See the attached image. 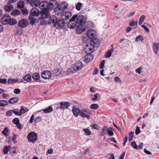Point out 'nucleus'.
<instances>
[{
    "instance_id": "f257e3e1",
    "label": "nucleus",
    "mask_w": 159,
    "mask_h": 159,
    "mask_svg": "<svg viewBox=\"0 0 159 159\" xmlns=\"http://www.w3.org/2000/svg\"><path fill=\"white\" fill-rule=\"evenodd\" d=\"M1 21L3 25L9 24L10 25H14L17 23L16 20L14 19L11 18L8 15H6L3 16Z\"/></svg>"
},
{
    "instance_id": "f03ea898",
    "label": "nucleus",
    "mask_w": 159,
    "mask_h": 159,
    "mask_svg": "<svg viewBox=\"0 0 159 159\" xmlns=\"http://www.w3.org/2000/svg\"><path fill=\"white\" fill-rule=\"evenodd\" d=\"M52 1V2H51L49 4L47 2L44 1L42 2L41 3L40 2L39 5V7L41 10L49 9V7L52 8L54 6L53 3H54L55 4H57V2L55 1Z\"/></svg>"
},
{
    "instance_id": "7ed1b4c3",
    "label": "nucleus",
    "mask_w": 159,
    "mask_h": 159,
    "mask_svg": "<svg viewBox=\"0 0 159 159\" xmlns=\"http://www.w3.org/2000/svg\"><path fill=\"white\" fill-rule=\"evenodd\" d=\"M77 15H74L69 20V22L67 25V27L72 29L75 28L77 23L76 19Z\"/></svg>"
},
{
    "instance_id": "20e7f679",
    "label": "nucleus",
    "mask_w": 159,
    "mask_h": 159,
    "mask_svg": "<svg viewBox=\"0 0 159 159\" xmlns=\"http://www.w3.org/2000/svg\"><path fill=\"white\" fill-rule=\"evenodd\" d=\"M57 14L60 16L61 19L64 20H66L70 18L71 15L72 14L70 11L60 12H57Z\"/></svg>"
},
{
    "instance_id": "39448f33",
    "label": "nucleus",
    "mask_w": 159,
    "mask_h": 159,
    "mask_svg": "<svg viewBox=\"0 0 159 159\" xmlns=\"http://www.w3.org/2000/svg\"><path fill=\"white\" fill-rule=\"evenodd\" d=\"M29 142L33 143L36 141L38 139L37 134L34 132H30L27 136Z\"/></svg>"
},
{
    "instance_id": "423d86ee",
    "label": "nucleus",
    "mask_w": 159,
    "mask_h": 159,
    "mask_svg": "<svg viewBox=\"0 0 159 159\" xmlns=\"http://www.w3.org/2000/svg\"><path fill=\"white\" fill-rule=\"evenodd\" d=\"M55 27L57 29H65L66 28V23L64 20H62L57 21L55 24Z\"/></svg>"
},
{
    "instance_id": "0eeeda50",
    "label": "nucleus",
    "mask_w": 159,
    "mask_h": 159,
    "mask_svg": "<svg viewBox=\"0 0 159 159\" xmlns=\"http://www.w3.org/2000/svg\"><path fill=\"white\" fill-rule=\"evenodd\" d=\"M86 18L87 17L86 16L82 15L78 16L77 15L75 20L78 24L83 25L86 23L87 20Z\"/></svg>"
},
{
    "instance_id": "6e6552de",
    "label": "nucleus",
    "mask_w": 159,
    "mask_h": 159,
    "mask_svg": "<svg viewBox=\"0 0 159 159\" xmlns=\"http://www.w3.org/2000/svg\"><path fill=\"white\" fill-rule=\"evenodd\" d=\"M91 114L89 109H84L81 110L80 116L83 117L89 118Z\"/></svg>"
},
{
    "instance_id": "1a4fd4ad",
    "label": "nucleus",
    "mask_w": 159,
    "mask_h": 159,
    "mask_svg": "<svg viewBox=\"0 0 159 159\" xmlns=\"http://www.w3.org/2000/svg\"><path fill=\"white\" fill-rule=\"evenodd\" d=\"M41 75V77L44 79H48L52 77V74L50 71L45 70L42 72Z\"/></svg>"
},
{
    "instance_id": "9d476101",
    "label": "nucleus",
    "mask_w": 159,
    "mask_h": 159,
    "mask_svg": "<svg viewBox=\"0 0 159 159\" xmlns=\"http://www.w3.org/2000/svg\"><path fill=\"white\" fill-rule=\"evenodd\" d=\"M40 13L42 18L45 19L49 18L50 16L49 8L41 10Z\"/></svg>"
},
{
    "instance_id": "9b49d317",
    "label": "nucleus",
    "mask_w": 159,
    "mask_h": 159,
    "mask_svg": "<svg viewBox=\"0 0 159 159\" xmlns=\"http://www.w3.org/2000/svg\"><path fill=\"white\" fill-rule=\"evenodd\" d=\"M97 35L96 31L93 29L88 30L86 33V36L89 39L94 38Z\"/></svg>"
},
{
    "instance_id": "f8f14e48",
    "label": "nucleus",
    "mask_w": 159,
    "mask_h": 159,
    "mask_svg": "<svg viewBox=\"0 0 159 159\" xmlns=\"http://www.w3.org/2000/svg\"><path fill=\"white\" fill-rule=\"evenodd\" d=\"M67 4L65 2H63L61 3L59 6H58V7L57 8V11H58L57 12H64L65 9L67 8Z\"/></svg>"
},
{
    "instance_id": "ddd939ff",
    "label": "nucleus",
    "mask_w": 159,
    "mask_h": 159,
    "mask_svg": "<svg viewBox=\"0 0 159 159\" xmlns=\"http://www.w3.org/2000/svg\"><path fill=\"white\" fill-rule=\"evenodd\" d=\"M82 63L80 61L75 62L73 66V68L75 71L80 70L82 67Z\"/></svg>"
},
{
    "instance_id": "4468645a",
    "label": "nucleus",
    "mask_w": 159,
    "mask_h": 159,
    "mask_svg": "<svg viewBox=\"0 0 159 159\" xmlns=\"http://www.w3.org/2000/svg\"><path fill=\"white\" fill-rule=\"evenodd\" d=\"M86 29V27L84 25L79 24L76 28V32L77 34H81L84 32Z\"/></svg>"
},
{
    "instance_id": "2eb2a0df",
    "label": "nucleus",
    "mask_w": 159,
    "mask_h": 159,
    "mask_svg": "<svg viewBox=\"0 0 159 159\" xmlns=\"http://www.w3.org/2000/svg\"><path fill=\"white\" fill-rule=\"evenodd\" d=\"M29 24L28 21L25 19H23L19 21L18 23V26L21 28L26 27Z\"/></svg>"
},
{
    "instance_id": "dca6fc26",
    "label": "nucleus",
    "mask_w": 159,
    "mask_h": 159,
    "mask_svg": "<svg viewBox=\"0 0 159 159\" xmlns=\"http://www.w3.org/2000/svg\"><path fill=\"white\" fill-rule=\"evenodd\" d=\"M72 111L74 116L75 117H77L79 115H80L81 110L79 108L73 106L72 108Z\"/></svg>"
},
{
    "instance_id": "f3484780",
    "label": "nucleus",
    "mask_w": 159,
    "mask_h": 159,
    "mask_svg": "<svg viewBox=\"0 0 159 159\" xmlns=\"http://www.w3.org/2000/svg\"><path fill=\"white\" fill-rule=\"evenodd\" d=\"M59 105L60 109L64 110L68 107L70 103L67 102H61L59 103Z\"/></svg>"
},
{
    "instance_id": "a211bd4d",
    "label": "nucleus",
    "mask_w": 159,
    "mask_h": 159,
    "mask_svg": "<svg viewBox=\"0 0 159 159\" xmlns=\"http://www.w3.org/2000/svg\"><path fill=\"white\" fill-rule=\"evenodd\" d=\"M99 43V40L97 38H95L90 41V45L94 47H97Z\"/></svg>"
},
{
    "instance_id": "6ab92c4d",
    "label": "nucleus",
    "mask_w": 159,
    "mask_h": 159,
    "mask_svg": "<svg viewBox=\"0 0 159 159\" xmlns=\"http://www.w3.org/2000/svg\"><path fill=\"white\" fill-rule=\"evenodd\" d=\"M85 49L86 51V53H87L88 52L89 53L91 52L94 47L93 46H92V45H90V43L87 44L85 45Z\"/></svg>"
},
{
    "instance_id": "aec40b11",
    "label": "nucleus",
    "mask_w": 159,
    "mask_h": 159,
    "mask_svg": "<svg viewBox=\"0 0 159 159\" xmlns=\"http://www.w3.org/2000/svg\"><path fill=\"white\" fill-rule=\"evenodd\" d=\"M57 21V18L56 16L52 15L50 16L48 20V23L49 24H53L55 26V24Z\"/></svg>"
},
{
    "instance_id": "412c9836",
    "label": "nucleus",
    "mask_w": 159,
    "mask_h": 159,
    "mask_svg": "<svg viewBox=\"0 0 159 159\" xmlns=\"http://www.w3.org/2000/svg\"><path fill=\"white\" fill-rule=\"evenodd\" d=\"M40 2L39 0H31L30 3L33 7H36L39 6Z\"/></svg>"
},
{
    "instance_id": "4be33fe9",
    "label": "nucleus",
    "mask_w": 159,
    "mask_h": 159,
    "mask_svg": "<svg viewBox=\"0 0 159 159\" xmlns=\"http://www.w3.org/2000/svg\"><path fill=\"white\" fill-rule=\"evenodd\" d=\"M5 11L7 12H9L13 9L12 4L10 3H8L4 7Z\"/></svg>"
},
{
    "instance_id": "5701e85b",
    "label": "nucleus",
    "mask_w": 159,
    "mask_h": 159,
    "mask_svg": "<svg viewBox=\"0 0 159 159\" xmlns=\"http://www.w3.org/2000/svg\"><path fill=\"white\" fill-rule=\"evenodd\" d=\"M53 110V108L51 106H49L48 107L45 109L41 110L39 111L38 112H39L41 111H43V113L47 114L52 112Z\"/></svg>"
},
{
    "instance_id": "b1692460",
    "label": "nucleus",
    "mask_w": 159,
    "mask_h": 159,
    "mask_svg": "<svg viewBox=\"0 0 159 159\" xmlns=\"http://www.w3.org/2000/svg\"><path fill=\"white\" fill-rule=\"evenodd\" d=\"M153 50L155 53L157 55L158 51L159 50V42L157 43H154L153 44Z\"/></svg>"
},
{
    "instance_id": "393cba45",
    "label": "nucleus",
    "mask_w": 159,
    "mask_h": 159,
    "mask_svg": "<svg viewBox=\"0 0 159 159\" xmlns=\"http://www.w3.org/2000/svg\"><path fill=\"white\" fill-rule=\"evenodd\" d=\"M93 58V55L90 54H89L86 55L85 57V61L86 63H89L91 61Z\"/></svg>"
},
{
    "instance_id": "a878e982",
    "label": "nucleus",
    "mask_w": 159,
    "mask_h": 159,
    "mask_svg": "<svg viewBox=\"0 0 159 159\" xmlns=\"http://www.w3.org/2000/svg\"><path fill=\"white\" fill-rule=\"evenodd\" d=\"M16 29L15 31V34L16 35H19L22 34L23 32L22 29L20 27H16Z\"/></svg>"
},
{
    "instance_id": "bb28decb",
    "label": "nucleus",
    "mask_w": 159,
    "mask_h": 159,
    "mask_svg": "<svg viewBox=\"0 0 159 159\" xmlns=\"http://www.w3.org/2000/svg\"><path fill=\"white\" fill-rule=\"evenodd\" d=\"M30 15L33 16H38L39 15V12L37 10H34V8L31 9L30 12Z\"/></svg>"
},
{
    "instance_id": "cd10ccee",
    "label": "nucleus",
    "mask_w": 159,
    "mask_h": 159,
    "mask_svg": "<svg viewBox=\"0 0 159 159\" xmlns=\"http://www.w3.org/2000/svg\"><path fill=\"white\" fill-rule=\"evenodd\" d=\"M32 78L35 80H38L40 78L39 74L38 73H35L32 74Z\"/></svg>"
},
{
    "instance_id": "c85d7f7f",
    "label": "nucleus",
    "mask_w": 159,
    "mask_h": 159,
    "mask_svg": "<svg viewBox=\"0 0 159 159\" xmlns=\"http://www.w3.org/2000/svg\"><path fill=\"white\" fill-rule=\"evenodd\" d=\"M20 11L17 9H15L12 11L11 12V15L15 16L20 14Z\"/></svg>"
},
{
    "instance_id": "c756f323",
    "label": "nucleus",
    "mask_w": 159,
    "mask_h": 159,
    "mask_svg": "<svg viewBox=\"0 0 159 159\" xmlns=\"http://www.w3.org/2000/svg\"><path fill=\"white\" fill-rule=\"evenodd\" d=\"M25 81L29 82L31 80V76L30 74H27L25 75L23 78Z\"/></svg>"
},
{
    "instance_id": "7c9ffc66",
    "label": "nucleus",
    "mask_w": 159,
    "mask_h": 159,
    "mask_svg": "<svg viewBox=\"0 0 159 159\" xmlns=\"http://www.w3.org/2000/svg\"><path fill=\"white\" fill-rule=\"evenodd\" d=\"M107 129V127L104 126L101 130V133L102 136H103L106 134Z\"/></svg>"
},
{
    "instance_id": "2f4dec72",
    "label": "nucleus",
    "mask_w": 159,
    "mask_h": 159,
    "mask_svg": "<svg viewBox=\"0 0 159 159\" xmlns=\"http://www.w3.org/2000/svg\"><path fill=\"white\" fill-rule=\"evenodd\" d=\"M11 148V147L10 146H8L5 147L3 150V153L5 154H7Z\"/></svg>"
},
{
    "instance_id": "473e14b6",
    "label": "nucleus",
    "mask_w": 159,
    "mask_h": 159,
    "mask_svg": "<svg viewBox=\"0 0 159 159\" xmlns=\"http://www.w3.org/2000/svg\"><path fill=\"white\" fill-rule=\"evenodd\" d=\"M24 6L25 3L23 1H19L17 3V7L21 9L24 8Z\"/></svg>"
},
{
    "instance_id": "72a5a7b5",
    "label": "nucleus",
    "mask_w": 159,
    "mask_h": 159,
    "mask_svg": "<svg viewBox=\"0 0 159 159\" xmlns=\"http://www.w3.org/2000/svg\"><path fill=\"white\" fill-rule=\"evenodd\" d=\"M18 101V98H17L14 97L10 98L9 102L11 104H12L17 102Z\"/></svg>"
},
{
    "instance_id": "f704fd0d",
    "label": "nucleus",
    "mask_w": 159,
    "mask_h": 159,
    "mask_svg": "<svg viewBox=\"0 0 159 159\" xmlns=\"http://www.w3.org/2000/svg\"><path fill=\"white\" fill-rule=\"evenodd\" d=\"M8 101L5 100H1L0 101V106L3 107L7 105L8 104Z\"/></svg>"
},
{
    "instance_id": "c9c22d12",
    "label": "nucleus",
    "mask_w": 159,
    "mask_h": 159,
    "mask_svg": "<svg viewBox=\"0 0 159 159\" xmlns=\"http://www.w3.org/2000/svg\"><path fill=\"white\" fill-rule=\"evenodd\" d=\"M28 111V109L25 107L24 106H21L20 112L21 115L25 113L26 112Z\"/></svg>"
},
{
    "instance_id": "e433bc0d",
    "label": "nucleus",
    "mask_w": 159,
    "mask_h": 159,
    "mask_svg": "<svg viewBox=\"0 0 159 159\" xmlns=\"http://www.w3.org/2000/svg\"><path fill=\"white\" fill-rule=\"evenodd\" d=\"M33 16H30L29 17V19L30 20V23L31 25H34V24L36 21V19L34 17H33Z\"/></svg>"
},
{
    "instance_id": "4c0bfd02",
    "label": "nucleus",
    "mask_w": 159,
    "mask_h": 159,
    "mask_svg": "<svg viewBox=\"0 0 159 159\" xmlns=\"http://www.w3.org/2000/svg\"><path fill=\"white\" fill-rule=\"evenodd\" d=\"M144 40V38L143 36L140 35L137 36L135 38V41L139 42V41L142 42Z\"/></svg>"
},
{
    "instance_id": "58836bf2",
    "label": "nucleus",
    "mask_w": 159,
    "mask_h": 159,
    "mask_svg": "<svg viewBox=\"0 0 159 159\" xmlns=\"http://www.w3.org/2000/svg\"><path fill=\"white\" fill-rule=\"evenodd\" d=\"M18 81V79H9L7 80L8 84H14Z\"/></svg>"
},
{
    "instance_id": "ea45409f",
    "label": "nucleus",
    "mask_w": 159,
    "mask_h": 159,
    "mask_svg": "<svg viewBox=\"0 0 159 159\" xmlns=\"http://www.w3.org/2000/svg\"><path fill=\"white\" fill-rule=\"evenodd\" d=\"M113 52V49H110L107 52L105 53L106 57L107 58H109L111 55V53Z\"/></svg>"
},
{
    "instance_id": "a19ab883",
    "label": "nucleus",
    "mask_w": 159,
    "mask_h": 159,
    "mask_svg": "<svg viewBox=\"0 0 159 159\" xmlns=\"http://www.w3.org/2000/svg\"><path fill=\"white\" fill-rule=\"evenodd\" d=\"M83 130L84 132L86 135L89 136L91 134V132L89 129L87 128H84L83 129Z\"/></svg>"
},
{
    "instance_id": "79ce46f5",
    "label": "nucleus",
    "mask_w": 159,
    "mask_h": 159,
    "mask_svg": "<svg viewBox=\"0 0 159 159\" xmlns=\"http://www.w3.org/2000/svg\"><path fill=\"white\" fill-rule=\"evenodd\" d=\"M90 108L92 109L97 110L98 108V106L97 104H92L90 105Z\"/></svg>"
},
{
    "instance_id": "37998d69",
    "label": "nucleus",
    "mask_w": 159,
    "mask_h": 159,
    "mask_svg": "<svg viewBox=\"0 0 159 159\" xmlns=\"http://www.w3.org/2000/svg\"><path fill=\"white\" fill-rule=\"evenodd\" d=\"M145 18V16L144 15H142L140 16L139 20V25H141L142 23L143 22Z\"/></svg>"
},
{
    "instance_id": "c03bdc74",
    "label": "nucleus",
    "mask_w": 159,
    "mask_h": 159,
    "mask_svg": "<svg viewBox=\"0 0 159 159\" xmlns=\"http://www.w3.org/2000/svg\"><path fill=\"white\" fill-rule=\"evenodd\" d=\"M107 134L110 136H112L113 135V132L112 131V128L110 127L107 129Z\"/></svg>"
},
{
    "instance_id": "a18cd8bd",
    "label": "nucleus",
    "mask_w": 159,
    "mask_h": 159,
    "mask_svg": "<svg viewBox=\"0 0 159 159\" xmlns=\"http://www.w3.org/2000/svg\"><path fill=\"white\" fill-rule=\"evenodd\" d=\"M131 145L132 147H133L134 148L136 149H139L138 147L136 144V143L135 142H132L131 143Z\"/></svg>"
},
{
    "instance_id": "49530a36",
    "label": "nucleus",
    "mask_w": 159,
    "mask_h": 159,
    "mask_svg": "<svg viewBox=\"0 0 159 159\" xmlns=\"http://www.w3.org/2000/svg\"><path fill=\"white\" fill-rule=\"evenodd\" d=\"M134 133L133 132L131 131L129 134V141L132 140L134 137Z\"/></svg>"
},
{
    "instance_id": "de8ad7c7",
    "label": "nucleus",
    "mask_w": 159,
    "mask_h": 159,
    "mask_svg": "<svg viewBox=\"0 0 159 159\" xmlns=\"http://www.w3.org/2000/svg\"><path fill=\"white\" fill-rule=\"evenodd\" d=\"M21 11L24 15H26L28 14V11L25 8H24L21 9Z\"/></svg>"
},
{
    "instance_id": "09e8293b",
    "label": "nucleus",
    "mask_w": 159,
    "mask_h": 159,
    "mask_svg": "<svg viewBox=\"0 0 159 159\" xmlns=\"http://www.w3.org/2000/svg\"><path fill=\"white\" fill-rule=\"evenodd\" d=\"M82 7V4L80 2L78 3L77 5L76 6V9L78 10L79 11L81 8Z\"/></svg>"
},
{
    "instance_id": "8fccbe9b",
    "label": "nucleus",
    "mask_w": 159,
    "mask_h": 159,
    "mask_svg": "<svg viewBox=\"0 0 159 159\" xmlns=\"http://www.w3.org/2000/svg\"><path fill=\"white\" fill-rule=\"evenodd\" d=\"M42 120V118L41 116H39L37 117L34 119V122L35 124H37L39 122Z\"/></svg>"
},
{
    "instance_id": "3c124183",
    "label": "nucleus",
    "mask_w": 159,
    "mask_h": 159,
    "mask_svg": "<svg viewBox=\"0 0 159 159\" xmlns=\"http://www.w3.org/2000/svg\"><path fill=\"white\" fill-rule=\"evenodd\" d=\"M17 110L18 109H17L15 110H12V111L14 114L16 115L21 116V113H19V111H17Z\"/></svg>"
},
{
    "instance_id": "603ef678",
    "label": "nucleus",
    "mask_w": 159,
    "mask_h": 159,
    "mask_svg": "<svg viewBox=\"0 0 159 159\" xmlns=\"http://www.w3.org/2000/svg\"><path fill=\"white\" fill-rule=\"evenodd\" d=\"M86 25L87 27L90 28L93 26V24L91 21H88L86 23Z\"/></svg>"
},
{
    "instance_id": "864d4df0",
    "label": "nucleus",
    "mask_w": 159,
    "mask_h": 159,
    "mask_svg": "<svg viewBox=\"0 0 159 159\" xmlns=\"http://www.w3.org/2000/svg\"><path fill=\"white\" fill-rule=\"evenodd\" d=\"M89 39H88L87 38V37L84 36L83 37L82 39V41L83 42L85 43H88L89 42Z\"/></svg>"
},
{
    "instance_id": "5fc2aeb1",
    "label": "nucleus",
    "mask_w": 159,
    "mask_h": 159,
    "mask_svg": "<svg viewBox=\"0 0 159 159\" xmlns=\"http://www.w3.org/2000/svg\"><path fill=\"white\" fill-rule=\"evenodd\" d=\"M2 133L5 136H7L8 134V129H7V128H5L4 130L2 132Z\"/></svg>"
},
{
    "instance_id": "6e6d98bb",
    "label": "nucleus",
    "mask_w": 159,
    "mask_h": 159,
    "mask_svg": "<svg viewBox=\"0 0 159 159\" xmlns=\"http://www.w3.org/2000/svg\"><path fill=\"white\" fill-rule=\"evenodd\" d=\"M12 122H13L14 124L15 125L17 124L20 122L19 119L17 118H15L12 120Z\"/></svg>"
},
{
    "instance_id": "4d7b16f0",
    "label": "nucleus",
    "mask_w": 159,
    "mask_h": 159,
    "mask_svg": "<svg viewBox=\"0 0 159 159\" xmlns=\"http://www.w3.org/2000/svg\"><path fill=\"white\" fill-rule=\"evenodd\" d=\"M100 97V95L98 94H96L94 95V96L93 98H91L92 100L94 101Z\"/></svg>"
},
{
    "instance_id": "13d9d810",
    "label": "nucleus",
    "mask_w": 159,
    "mask_h": 159,
    "mask_svg": "<svg viewBox=\"0 0 159 159\" xmlns=\"http://www.w3.org/2000/svg\"><path fill=\"white\" fill-rule=\"evenodd\" d=\"M55 73L56 76H58L61 74V72L58 69H56L55 70Z\"/></svg>"
},
{
    "instance_id": "bf43d9fd",
    "label": "nucleus",
    "mask_w": 159,
    "mask_h": 159,
    "mask_svg": "<svg viewBox=\"0 0 159 159\" xmlns=\"http://www.w3.org/2000/svg\"><path fill=\"white\" fill-rule=\"evenodd\" d=\"M90 126L94 129H98L99 128V126L96 124H94Z\"/></svg>"
},
{
    "instance_id": "052dcab7",
    "label": "nucleus",
    "mask_w": 159,
    "mask_h": 159,
    "mask_svg": "<svg viewBox=\"0 0 159 159\" xmlns=\"http://www.w3.org/2000/svg\"><path fill=\"white\" fill-rule=\"evenodd\" d=\"M104 64H105V61L103 60L101 62L100 65V69H102L104 68Z\"/></svg>"
},
{
    "instance_id": "680f3d73",
    "label": "nucleus",
    "mask_w": 159,
    "mask_h": 159,
    "mask_svg": "<svg viewBox=\"0 0 159 159\" xmlns=\"http://www.w3.org/2000/svg\"><path fill=\"white\" fill-rule=\"evenodd\" d=\"M141 131L140 130V128L137 126L136 127V129L135 130V133L136 135H138L140 132Z\"/></svg>"
},
{
    "instance_id": "e2e57ef3",
    "label": "nucleus",
    "mask_w": 159,
    "mask_h": 159,
    "mask_svg": "<svg viewBox=\"0 0 159 159\" xmlns=\"http://www.w3.org/2000/svg\"><path fill=\"white\" fill-rule=\"evenodd\" d=\"M20 92V90L19 89H15L14 91V93L16 94H19Z\"/></svg>"
},
{
    "instance_id": "0e129e2a",
    "label": "nucleus",
    "mask_w": 159,
    "mask_h": 159,
    "mask_svg": "<svg viewBox=\"0 0 159 159\" xmlns=\"http://www.w3.org/2000/svg\"><path fill=\"white\" fill-rule=\"evenodd\" d=\"M141 27L144 29V30L147 31L149 32V29L148 28V27L144 25H141Z\"/></svg>"
},
{
    "instance_id": "69168bd1",
    "label": "nucleus",
    "mask_w": 159,
    "mask_h": 159,
    "mask_svg": "<svg viewBox=\"0 0 159 159\" xmlns=\"http://www.w3.org/2000/svg\"><path fill=\"white\" fill-rule=\"evenodd\" d=\"M7 80L6 79H1L0 78V83L6 84L7 83Z\"/></svg>"
},
{
    "instance_id": "338daca9",
    "label": "nucleus",
    "mask_w": 159,
    "mask_h": 159,
    "mask_svg": "<svg viewBox=\"0 0 159 159\" xmlns=\"http://www.w3.org/2000/svg\"><path fill=\"white\" fill-rule=\"evenodd\" d=\"M17 127L20 129H21L22 128L21 124L20 123V122L17 124H16Z\"/></svg>"
},
{
    "instance_id": "774afa93",
    "label": "nucleus",
    "mask_w": 159,
    "mask_h": 159,
    "mask_svg": "<svg viewBox=\"0 0 159 159\" xmlns=\"http://www.w3.org/2000/svg\"><path fill=\"white\" fill-rule=\"evenodd\" d=\"M34 120V115H33L31 116V118L29 120L30 123H32Z\"/></svg>"
}]
</instances>
